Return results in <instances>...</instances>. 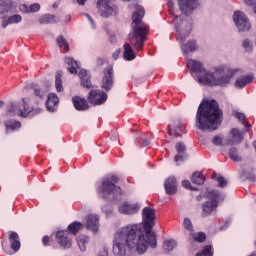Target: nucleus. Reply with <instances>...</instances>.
I'll use <instances>...</instances> for the list:
<instances>
[{
    "label": "nucleus",
    "mask_w": 256,
    "mask_h": 256,
    "mask_svg": "<svg viewBox=\"0 0 256 256\" xmlns=\"http://www.w3.org/2000/svg\"><path fill=\"white\" fill-rule=\"evenodd\" d=\"M143 224L127 225L114 234L112 252L115 256H126L131 251L143 255L148 247H157L155 227V209L145 207L142 210Z\"/></svg>",
    "instance_id": "1"
},
{
    "label": "nucleus",
    "mask_w": 256,
    "mask_h": 256,
    "mask_svg": "<svg viewBox=\"0 0 256 256\" xmlns=\"http://www.w3.org/2000/svg\"><path fill=\"white\" fill-rule=\"evenodd\" d=\"M59 103V97H57V94L55 93H50L48 94V98L46 101V108L48 111H53V107Z\"/></svg>",
    "instance_id": "28"
},
{
    "label": "nucleus",
    "mask_w": 256,
    "mask_h": 256,
    "mask_svg": "<svg viewBox=\"0 0 256 256\" xmlns=\"http://www.w3.org/2000/svg\"><path fill=\"white\" fill-rule=\"evenodd\" d=\"M183 16L176 17V31L180 41H185L191 35L192 23L191 20L182 19Z\"/></svg>",
    "instance_id": "9"
},
{
    "label": "nucleus",
    "mask_w": 256,
    "mask_h": 256,
    "mask_svg": "<svg viewBox=\"0 0 256 256\" xmlns=\"http://www.w3.org/2000/svg\"><path fill=\"white\" fill-rule=\"evenodd\" d=\"M206 201L202 204V217H209L219 207V201H221V193L218 190H207Z\"/></svg>",
    "instance_id": "7"
},
{
    "label": "nucleus",
    "mask_w": 256,
    "mask_h": 256,
    "mask_svg": "<svg viewBox=\"0 0 256 256\" xmlns=\"http://www.w3.org/2000/svg\"><path fill=\"white\" fill-rule=\"evenodd\" d=\"M67 21H68V22L71 21V16H69V19H67Z\"/></svg>",
    "instance_id": "64"
},
{
    "label": "nucleus",
    "mask_w": 256,
    "mask_h": 256,
    "mask_svg": "<svg viewBox=\"0 0 256 256\" xmlns=\"http://www.w3.org/2000/svg\"><path fill=\"white\" fill-rule=\"evenodd\" d=\"M58 20L55 19V15L53 14H45L39 18L40 25H49V23H57Z\"/></svg>",
    "instance_id": "33"
},
{
    "label": "nucleus",
    "mask_w": 256,
    "mask_h": 256,
    "mask_svg": "<svg viewBox=\"0 0 256 256\" xmlns=\"http://www.w3.org/2000/svg\"><path fill=\"white\" fill-rule=\"evenodd\" d=\"M110 43H115L117 41V38L115 36L110 37Z\"/></svg>",
    "instance_id": "56"
},
{
    "label": "nucleus",
    "mask_w": 256,
    "mask_h": 256,
    "mask_svg": "<svg viewBox=\"0 0 256 256\" xmlns=\"http://www.w3.org/2000/svg\"><path fill=\"white\" fill-rule=\"evenodd\" d=\"M113 0H97V9L101 17H111L117 12V6L113 5Z\"/></svg>",
    "instance_id": "10"
},
{
    "label": "nucleus",
    "mask_w": 256,
    "mask_h": 256,
    "mask_svg": "<svg viewBox=\"0 0 256 256\" xmlns=\"http://www.w3.org/2000/svg\"><path fill=\"white\" fill-rule=\"evenodd\" d=\"M39 9H41V5H39V3H35L30 5L29 9L26 10V13H37Z\"/></svg>",
    "instance_id": "47"
},
{
    "label": "nucleus",
    "mask_w": 256,
    "mask_h": 256,
    "mask_svg": "<svg viewBox=\"0 0 256 256\" xmlns=\"http://www.w3.org/2000/svg\"><path fill=\"white\" fill-rule=\"evenodd\" d=\"M175 149L178 155L175 156V161H185L187 159V146L183 142H177Z\"/></svg>",
    "instance_id": "21"
},
{
    "label": "nucleus",
    "mask_w": 256,
    "mask_h": 256,
    "mask_svg": "<svg viewBox=\"0 0 256 256\" xmlns=\"http://www.w3.org/2000/svg\"><path fill=\"white\" fill-rule=\"evenodd\" d=\"M97 67H103L105 60L103 58H97L96 60Z\"/></svg>",
    "instance_id": "52"
},
{
    "label": "nucleus",
    "mask_w": 256,
    "mask_h": 256,
    "mask_svg": "<svg viewBox=\"0 0 256 256\" xmlns=\"http://www.w3.org/2000/svg\"><path fill=\"white\" fill-rule=\"evenodd\" d=\"M91 105H103L107 101V94L101 90H91L88 94Z\"/></svg>",
    "instance_id": "13"
},
{
    "label": "nucleus",
    "mask_w": 256,
    "mask_h": 256,
    "mask_svg": "<svg viewBox=\"0 0 256 256\" xmlns=\"http://www.w3.org/2000/svg\"><path fill=\"white\" fill-rule=\"evenodd\" d=\"M232 139L227 140L226 145H239L243 141V132H240L239 129L233 128L231 130Z\"/></svg>",
    "instance_id": "22"
},
{
    "label": "nucleus",
    "mask_w": 256,
    "mask_h": 256,
    "mask_svg": "<svg viewBox=\"0 0 256 256\" xmlns=\"http://www.w3.org/2000/svg\"><path fill=\"white\" fill-rule=\"evenodd\" d=\"M77 243L80 248V251H86L87 243H89V238L85 236H79L77 238Z\"/></svg>",
    "instance_id": "40"
},
{
    "label": "nucleus",
    "mask_w": 256,
    "mask_h": 256,
    "mask_svg": "<svg viewBox=\"0 0 256 256\" xmlns=\"http://www.w3.org/2000/svg\"><path fill=\"white\" fill-rule=\"evenodd\" d=\"M119 183V177L117 175H112L105 178L102 181L101 193L103 199H107V195H121V187L116 186Z\"/></svg>",
    "instance_id": "8"
},
{
    "label": "nucleus",
    "mask_w": 256,
    "mask_h": 256,
    "mask_svg": "<svg viewBox=\"0 0 256 256\" xmlns=\"http://www.w3.org/2000/svg\"><path fill=\"white\" fill-rule=\"evenodd\" d=\"M181 49L184 55H187L188 53H193L194 51H197V42L195 40H190L186 44L182 45Z\"/></svg>",
    "instance_id": "29"
},
{
    "label": "nucleus",
    "mask_w": 256,
    "mask_h": 256,
    "mask_svg": "<svg viewBox=\"0 0 256 256\" xmlns=\"http://www.w3.org/2000/svg\"><path fill=\"white\" fill-rule=\"evenodd\" d=\"M244 2L246 3V5H248L250 7L256 6V0H244Z\"/></svg>",
    "instance_id": "51"
},
{
    "label": "nucleus",
    "mask_w": 256,
    "mask_h": 256,
    "mask_svg": "<svg viewBox=\"0 0 256 256\" xmlns=\"http://www.w3.org/2000/svg\"><path fill=\"white\" fill-rule=\"evenodd\" d=\"M223 121V111L215 100H203L196 113V127L201 131H216Z\"/></svg>",
    "instance_id": "2"
},
{
    "label": "nucleus",
    "mask_w": 256,
    "mask_h": 256,
    "mask_svg": "<svg viewBox=\"0 0 256 256\" xmlns=\"http://www.w3.org/2000/svg\"><path fill=\"white\" fill-rule=\"evenodd\" d=\"M9 241L11 243V249L14 253H17L21 249V241L19 240V234L17 232H10Z\"/></svg>",
    "instance_id": "25"
},
{
    "label": "nucleus",
    "mask_w": 256,
    "mask_h": 256,
    "mask_svg": "<svg viewBox=\"0 0 256 256\" xmlns=\"http://www.w3.org/2000/svg\"><path fill=\"white\" fill-rule=\"evenodd\" d=\"M149 143H150L149 139H144L143 140L144 147H147V145H149Z\"/></svg>",
    "instance_id": "55"
},
{
    "label": "nucleus",
    "mask_w": 256,
    "mask_h": 256,
    "mask_svg": "<svg viewBox=\"0 0 256 256\" xmlns=\"http://www.w3.org/2000/svg\"><path fill=\"white\" fill-rule=\"evenodd\" d=\"M83 229V224L81 222H73L68 226V231H58L56 233V240L59 245L63 247V249H71L73 245V239L69 236L71 233L72 235H77L79 231Z\"/></svg>",
    "instance_id": "5"
},
{
    "label": "nucleus",
    "mask_w": 256,
    "mask_h": 256,
    "mask_svg": "<svg viewBox=\"0 0 256 256\" xmlns=\"http://www.w3.org/2000/svg\"><path fill=\"white\" fill-rule=\"evenodd\" d=\"M3 105H5V102H3L2 100H0V107H3Z\"/></svg>",
    "instance_id": "61"
},
{
    "label": "nucleus",
    "mask_w": 256,
    "mask_h": 256,
    "mask_svg": "<svg viewBox=\"0 0 256 256\" xmlns=\"http://www.w3.org/2000/svg\"><path fill=\"white\" fill-rule=\"evenodd\" d=\"M234 117H236V119H238V121L240 123H242V125H245V128L247 129V131H249V129H251V124H249V122H246L247 117L245 116L244 113H240V112H233Z\"/></svg>",
    "instance_id": "37"
},
{
    "label": "nucleus",
    "mask_w": 256,
    "mask_h": 256,
    "mask_svg": "<svg viewBox=\"0 0 256 256\" xmlns=\"http://www.w3.org/2000/svg\"><path fill=\"white\" fill-rule=\"evenodd\" d=\"M141 209V206L136 204H129L124 203L119 206V213H122V215H135V213H139V210Z\"/></svg>",
    "instance_id": "17"
},
{
    "label": "nucleus",
    "mask_w": 256,
    "mask_h": 256,
    "mask_svg": "<svg viewBox=\"0 0 256 256\" xmlns=\"http://www.w3.org/2000/svg\"><path fill=\"white\" fill-rule=\"evenodd\" d=\"M235 75V71L227 67H218L214 73L206 74V76H199V83L202 85H219L225 87L231 83V77Z\"/></svg>",
    "instance_id": "4"
},
{
    "label": "nucleus",
    "mask_w": 256,
    "mask_h": 256,
    "mask_svg": "<svg viewBox=\"0 0 256 256\" xmlns=\"http://www.w3.org/2000/svg\"><path fill=\"white\" fill-rule=\"evenodd\" d=\"M251 81H253V75L249 74L247 76H243L236 80L235 87L237 89H243V87L249 85V83H251Z\"/></svg>",
    "instance_id": "26"
},
{
    "label": "nucleus",
    "mask_w": 256,
    "mask_h": 256,
    "mask_svg": "<svg viewBox=\"0 0 256 256\" xmlns=\"http://www.w3.org/2000/svg\"><path fill=\"white\" fill-rule=\"evenodd\" d=\"M178 7L183 15H191L199 3L197 0H177Z\"/></svg>",
    "instance_id": "12"
},
{
    "label": "nucleus",
    "mask_w": 256,
    "mask_h": 256,
    "mask_svg": "<svg viewBox=\"0 0 256 256\" xmlns=\"http://www.w3.org/2000/svg\"><path fill=\"white\" fill-rule=\"evenodd\" d=\"M216 181H217L218 187H220V189H224V187H227L228 181H227V179H225V177H223L221 175L217 176Z\"/></svg>",
    "instance_id": "44"
},
{
    "label": "nucleus",
    "mask_w": 256,
    "mask_h": 256,
    "mask_svg": "<svg viewBox=\"0 0 256 256\" xmlns=\"http://www.w3.org/2000/svg\"><path fill=\"white\" fill-rule=\"evenodd\" d=\"M102 211H105V213H110L111 209H105V207L102 208Z\"/></svg>",
    "instance_id": "59"
},
{
    "label": "nucleus",
    "mask_w": 256,
    "mask_h": 256,
    "mask_svg": "<svg viewBox=\"0 0 256 256\" xmlns=\"http://www.w3.org/2000/svg\"><path fill=\"white\" fill-rule=\"evenodd\" d=\"M6 111L9 117H15V115H18V117H28L29 113H33V115L41 113V108H36L33 110V108L27 106V101L25 98H23L22 103H10L7 106Z\"/></svg>",
    "instance_id": "6"
},
{
    "label": "nucleus",
    "mask_w": 256,
    "mask_h": 256,
    "mask_svg": "<svg viewBox=\"0 0 256 256\" xmlns=\"http://www.w3.org/2000/svg\"><path fill=\"white\" fill-rule=\"evenodd\" d=\"M21 21H23V18L21 17V15L16 14V15L8 17L7 19H4L3 22H2V27H3V29H6L7 25H13L15 23H21Z\"/></svg>",
    "instance_id": "27"
},
{
    "label": "nucleus",
    "mask_w": 256,
    "mask_h": 256,
    "mask_svg": "<svg viewBox=\"0 0 256 256\" xmlns=\"http://www.w3.org/2000/svg\"><path fill=\"white\" fill-rule=\"evenodd\" d=\"M164 189L167 195H175L177 193V178L170 176L164 182Z\"/></svg>",
    "instance_id": "19"
},
{
    "label": "nucleus",
    "mask_w": 256,
    "mask_h": 256,
    "mask_svg": "<svg viewBox=\"0 0 256 256\" xmlns=\"http://www.w3.org/2000/svg\"><path fill=\"white\" fill-rule=\"evenodd\" d=\"M31 89H33L35 97H37V99H39L40 101L41 99H43V97H45V92L41 90V87H39V85L31 84Z\"/></svg>",
    "instance_id": "39"
},
{
    "label": "nucleus",
    "mask_w": 256,
    "mask_h": 256,
    "mask_svg": "<svg viewBox=\"0 0 256 256\" xmlns=\"http://www.w3.org/2000/svg\"><path fill=\"white\" fill-rule=\"evenodd\" d=\"M56 41L59 47L64 48L65 51H69V43H67V40L65 37H63V35L58 36Z\"/></svg>",
    "instance_id": "42"
},
{
    "label": "nucleus",
    "mask_w": 256,
    "mask_h": 256,
    "mask_svg": "<svg viewBox=\"0 0 256 256\" xmlns=\"http://www.w3.org/2000/svg\"><path fill=\"white\" fill-rule=\"evenodd\" d=\"M119 57V52H114L113 53V59H117Z\"/></svg>",
    "instance_id": "58"
},
{
    "label": "nucleus",
    "mask_w": 256,
    "mask_h": 256,
    "mask_svg": "<svg viewBox=\"0 0 256 256\" xmlns=\"http://www.w3.org/2000/svg\"><path fill=\"white\" fill-rule=\"evenodd\" d=\"M253 9H254V13H255V15H256V5L254 6V8H253Z\"/></svg>",
    "instance_id": "63"
},
{
    "label": "nucleus",
    "mask_w": 256,
    "mask_h": 256,
    "mask_svg": "<svg viewBox=\"0 0 256 256\" xmlns=\"http://www.w3.org/2000/svg\"><path fill=\"white\" fill-rule=\"evenodd\" d=\"M12 9L13 1L0 0V17H7V13H9Z\"/></svg>",
    "instance_id": "24"
},
{
    "label": "nucleus",
    "mask_w": 256,
    "mask_h": 256,
    "mask_svg": "<svg viewBox=\"0 0 256 256\" xmlns=\"http://www.w3.org/2000/svg\"><path fill=\"white\" fill-rule=\"evenodd\" d=\"M196 256H213V246H205L201 252L196 254Z\"/></svg>",
    "instance_id": "43"
},
{
    "label": "nucleus",
    "mask_w": 256,
    "mask_h": 256,
    "mask_svg": "<svg viewBox=\"0 0 256 256\" xmlns=\"http://www.w3.org/2000/svg\"><path fill=\"white\" fill-rule=\"evenodd\" d=\"M191 181L194 185H203V183H205V176L201 172H194Z\"/></svg>",
    "instance_id": "35"
},
{
    "label": "nucleus",
    "mask_w": 256,
    "mask_h": 256,
    "mask_svg": "<svg viewBox=\"0 0 256 256\" xmlns=\"http://www.w3.org/2000/svg\"><path fill=\"white\" fill-rule=\"evenodd\" d=\"M228 155L231 161H235V162L241 161V156H239V152L235 147H232L229 149Z\"/></svg>",
    "instance_id": "41"
},
{
    "label": "nucleus",
    "mask_w": 256,
    "mask_h": 256,
    "mask_svg": "<svg viewBox=\"0 0 256 256\" xmlns=\"http://www.w3.org/2000/svg\"><path fill=\"white\" fill-rule=\"evenodd\" d=\"M64 63H66V65H68V71L71 74L76 75L77 73V67H79V65L77 64V61H75L73 58L71 57H65L64 59Z\"/></svg>",
    "instance_id": "31"
},
{
    "label": "nucleus",
    "mask_w": 256,
    "mask_h": 256,
    "mask_svg": "<svg viewBox=\"0 0 256 256\" xmlns=\"http://www.w3.org/2000/svg\"><path fill=\"white\" fill-rule=\"evenodd\" d=\"M84 15H85L86 18H88V21H90L91 25L94 27L95 26V21L93 20V18L87 13H85Z\"/></svg>",
    "instance_id": "54"
},
{
    "label": "nucleus",
    "mask_w": 256,
    "mask_h": 256,
    "mask_svg": "<svg viewBox=\"0 0 256 256\" xmlns=\"http://www.w3.org/2000/svg\"><path fill=\"white\" fill-rule=\"evenodd\" d=\"M167 5L169 7L170 13H173V7L175 5V3H173V0H168Z\"/></svg>",
    "instance_id": "53"
},
{
    "label": "nucleus",
    "mask_w": 256,
    "mask_h": 256,
    "mask_svg": "<svg viewBox=\"0 0 256 256\" xmlns=\"http://www.w3.org/2000/svg\"><path fill=\"white\" fill-rule=\"evenodd\" d=\"M42 243L44 247L49 246V243H51V237L49 236H44L42 239Z\"/></svg>",
    "instance_id": "50"
},
{
    "label": "nucleus",
    "mask_w": 256,
    "mask_h": 256,
    "mask_svg": "<svg viewBox=\"0 0 256 256\" xmlns=\"http://www.w3.org/2000/svg\"><path fill=\"white\" fill-rule=\"evenodd\" d=\"M78 77H80V85L84 87V89H87L88 91H93V89H95V85L91 82V74H89L87 70H80Z\"/></svg>",
    "instance_id": "16"
},
{
    "label": "nucleus",
    "mask_w": 256,
    "mask_h": 256,
    "mask_svg": "<svg viewBox=\"0 0 256 256\" xmlns=\"http://www.w3.org/2000/svg\"><path fill=\"white\" fill-rule=\"evenodd\" d=\"M233 21L238 29V31H249L251 29V22L245 13L241 11H235L233 14Z\"/></svg>",
    "instance_id": "11"
},
{
    "label": "nucleus",
    "mask_w": 256,
    "mask_h": 256,
    "mask_svg": "<svg viewBox=\"0 0 256 256\" xmlns=\"http://www.w3.org/2000/svg\"><path fill=\"white\" fill-rule=\"evenodd\" d=\"M4 126L6 127V133H9V131H17V129H21V122L16 120H7L4 121Z\"/></svg>",
    "instance_id": "30"
},
{
    "label": "nucleus",
    "mask_w": 256,
    "mask_h": 256,
    "mask_svg": "<svg viewBox=\"0 0 256 256\" xmlns=\"http://www.w3.org/2000/svg\"><path fill=\"white\" fill-rule=\"evenodd\" d=\"M61 77H63V71L59 70L56 72L55 76V87L58 93H61L63 91V80L61 79Z\"/></svg>",
    "instance_id": "34"
},
{
    "label": "nucleus",
    "mask_w": 256,
    "mask_h": 256,
    "mask_svg": "<svg viewBox=\"0 0 256 256\" xmlns=\"http://www.w3.org/2000/svg\"><path fill=\"white\" fill-rule=\"evenodd\" d=\"M22 9H27V5H22Z\"/></svg>",
    "instance_id": "62"
},
{
    "label": "nucleus",
    "mask_w": 256,
    "mask_h": 256,
    "mask_svg": "<svg viewBox=\"0 0 256 256\" xmlns=\"http://www.w3.org/2000/svg\"><path fill=\"white\" fill-rule=\"evenodd\" d=\"M113 66H108L104 69V76L102 78V89L111 91L113 89Z\"/></svg>",
    "instance_id": "15"
},
{
    "label": "nucleus",
    "mask_w": 256,
    "mask_h": 256,
    "mask_svg": "<svg viewBox=\"0 0 256 256\" xmlns=\"http://www.w3.org/2000/svg\"><path fill=\"white\" fill-rule=\"evenodd\" d=\"M189 239H193V241H196L197 243H203L205 239H207V236L203 232L199 233H190Z\"/></svg>",
    "instance_id": "38"
},
{
    "label": "nucleus",
    "mask_w": 256,
    "mask_h": 256,
    "mask_svg": "<svg viewBox=\"0 0 256 256\" xmlns=\"http://www.w3.org/2000/svg\"><path fill=\"white\" fill-rule=\"evenodd\" d=\"M242 47H244L245 50H246L248 53H251V51H253V44H251V42H249V39H245V40L242 42Z\"/></svg>",
    "instance_id": "46"
},
{
    "label": "nucleus",
    "mask_w": 256,
    "mask_h": 256,
    "mask_svg": "<svg viewBox=\"0 0 256 256\" xmlns=\"http://www.w3.org/2000/svg\"><path fill=\"white\" fill-rule=\"evenodd\" d=\"M177 247V241L170 239V240H166L163 243V251L164 253H171V251H173V249H175Z\"/></svg>",
    "instance_id": "36"
},
{
    "label": "nucleus",
    "mask_w": 256,
    "mask_h": 256,
    "mask_svg": "<svg viewBox=\"0 0 256 256\" xmlns=\"http://www.w3.org/2000/svg\"><path fill=\"white\" fill-rule=\"evenodd\" d=\"M52 7H53V9H57V7H59V4L54 3V4L52 5Z\"/></svg>",
    "instance_id": "60"
},
{
    "label": "nucleus",
    "mask_w": 256,
    "mask_h": 256,
    "mask_svg": "<svg viewBox=\"0 0 256 256\" xmlns=\"http://www.w3.org/2000/svg\"><path fill=\"white\" fill-rule=\"evenodd\" d=\"M135 57V51H133L131 44H124V59H126V61H133Z\"/></svg>",
    "instance_id": "32"
},
{
    "label": "nucleus",
    "mask_w": 256,
    "mask_h": 256,
    "mask_svg": "<svg viewBox=\"0 0 256 256\" xmlns=\"http://www.w3.org/2000/svg\"><path fill=\"white\" fill-rule=\"evenodd\" d=\"M86 229L92 231V233H97L99 231V216L90 214L86 217Z\"/></svg>",
    "instance_id": "18"
},
{
    "label": "nucleus",
    "mask_w": 256,
    "mask_h": 256,
    "mask_svg": "<svg viewBox=\"0 0 256 256\" xmlns=\"http://www.w3.org/2000/svg\"><path fill=\"white\" fill-rule=\"evenodd\" d=\"M168 134L174 137H181V121L175 120L168 125Z\"/></svg>",
    "instance_id": "23"
},
{
    "label": "nucleus",
    "mask_w": 256,
    "mask_h": 256,
    "mask_svg": "<svg viewBox=\"0 0 256 256\" xmlns=\"http://www.w3.org/2000/svg\"><path fill=\"white\" fill-rule=\"evenodd\" d=\"M187 67L191 69L192 73H198L197 75L198 83H199V77H207V75H209V72L205 70V68L203 67V64L199 61L188 60Z\"/></svg>",
    "instance_id": "14"
},
{
    "label": "nucleus",
    "mask_w": 256,
    "mask_h": 256,
    "mask_svg": "<svg viewBox=\"0 0 256 256\" xmlns=\"http://www.w3.org/2000/svg\"><path fill=\"white\" fill-rule=\"evenodd\" d=\"M85 1L87 0H77L78 5H85Z\"/></svg>",
    "instance_id": "57"
},
{
    "label": "nucleus",
    "mask_w": 256,
    "mask_h": 256,
    "mask_svg": "<svg viewBox=\"0 0 256 256\" xmlns=\"http://www.w3.org/2000/svg\"><path fill=\"white\" fill-rule=\"evenodd\" d=\"M183 225H184V229H186V231H190V233H193V223H191V219L185 218Z\"/></svg>",
    "instance_id": "45"
},
{
    "label": "nucleus",
    "mask_w": 256,
    "mask_h": 256,
    "mask_svg": "<svg viewBox=\"0 0 256 256\" xmlns=\"http://www.w3.org/2000/svg\"><path fill=\"white\" fill-rule=\"evenodd\" d=\"M72 103L77 111H87V109H89V103L81 96H74Z\"/></svg>",
    "instance_id": "20"
},
{
    "label": "nucleus",
    "mask_w": 256,
    "mask_h": 256,
    "mask_svg": "<svg viewBox=\"0 0 256 256\" xmlns=\"http://www.w3.org/2000/svg\"><path fill=\"white\" fill-rule=\"evenodd\" d=\"M182 186L185 189H190V191H197V188H193V186H191V182H189V180H183L182 181Z\"/></svg>",
    "instance_id": "48"
},
{
    "label": "nucleus",
    "mask_w": 256,
    "mask_h": 256,
    "mask_svg": "<svg viewBox=\"0 0 256 256\" xmlns=\"http://www.w3.org/2000/svg\"><path fill=\"white\" fill-rule=\"evenodd\" d=\"M143 17H145V9L138 6L132 14L131 32L128 35L130 45L136 51H141L143 45H145V41H147L149 27L143 22Z\"/></svg>",
    "instance_id": "3"
},
{
    "label": "nucleus",
    "mask_w": 256,
    "mask_h": 256,
    "mask_svg": "<svg viewBox=\"0 0 256 256\" xmlns=\"http://www.w3.org/2000/svg\"><path fill=\"white\" fill-rule=\"evenodd\" d=\"M212 143L213 145H221L223 143V139L221 138V136H214L212 139Z\"/></svg>",
    "instance_id": "49"
}]
</instances>
